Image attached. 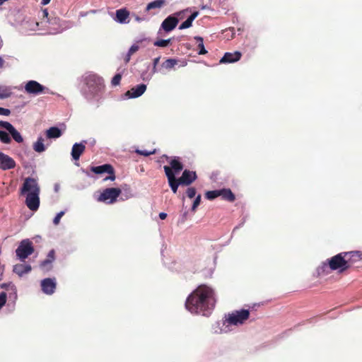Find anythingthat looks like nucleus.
Segmentation results:
<instances>
[{
  "instance_id": "obj_1",
  "label": "nucleus",
  "mask_w": 362,
  "mask_h": 362,
  "mask_svg": "<svg viewBox=\"0 0 362 362\" xmlns=\"http://www.w3.org/2000/svg\"><path fill=\"white\" fill-rule=\"evenodd\" d=\"M216 303L214 289L205 284H201L187 297L185 307L193 314L209 316Z\"/></svg>"
},
{
  "instance_id": "obj_2",
  "label": "nucleus",
  "mask_w": 362,
  "mask_h": 362,
  "mask_svg": "<svg viewBox=\"0 0 362 362\" xmlns=\"http://www.w3.org/2000/svg\"><path fill=\"white\" fill-rule=\"evenodd\" d=\"M20 192L25 197V202L30 210L35 211L39 209L40 187L36 179L26 177Z\"/></svg>"
},
{
  "instance_id": "obj_3",
  "label": "nucleus",
  "mask_w": 362,
  "mask_h": 362,
  "mask_svg": "<svg viewBox=\"0 0 362 362\" xmlns=\"http://www.w3.org/2000/svg\"><path fill=\"white\" fill-rule=\"evenodd\" d=\"M250 317V311L248 310H235L228 315L226 322L229 325H243Z\"/></svg>"
},
{
  "instance_id": "obj_4",
  "label": "nucleus",
  "mask_w": 362,
  "mask_h": 362,
  "mask_svg": "<svg viewBox=\"0 0 362 362\" xmlns=\"http://www.w3.org/2000/svg\"><path fill=\"white\" fill-rule=\"evenodd\" d=\"M329 267L332 270L341 269L346 270L349 268L348 260L345 257L344 252H341L328 260Z\"/></svg>"
},
{
  "instance_id": "obj_5",
  "label": "nucleus",
  "mask_w": 362,
  "mask_h": 362,
  "mask_svg": "<svg viewBox=\"0 0 362 362\" xmlns=\"http://www.w3.org/2000/svg\"><path fill=\"white\" fill-rule=\"evenodd\" d=\"M34 252L33 243L29 239L23 240L16 250V256L21 260L25 259Z\"/></svg>"
},
{
  "instance_id": "obj_6",
  "label": "nucleus",
  "mask_w": 362,
  "mask_h": 362,
  "mask_svg": "<svg viewBox=\"0 0 362 362\" xmlns=\"http://www.w3.org/2000/svg\"><path fill=\"white\" fill-rule=\"evenodd\" d=\"M120 194L121 190L119 188H107L101 193L97 200L107 204H112L117 200Z\"/></svg>"
},
{
  "instance_id": "obj_7",
  "label": "nucleus",
  "mask_w": 362,
  "mask_h": 362,
  "mask_svg": "<svg viewBox=\"0 0 362 362\" xmlns=\"http://www.w3.org/2000/svg\"><path fill=\"white\" fill-rule=\"evenodd\" d=\"M181 12L175 13L174 16H168L161 23L160 29L167 33L172 31L177 26L179 21L175 16H180Z\"/></svg>"
},
{
  "instance_id": "obj_8",
  "label": "nucleus",
  "mask_w": 362,
  "mask_h": 362,
  "mask_svg": "<svg viewBox=\"0 0 362 362\" xmlns=\"http://www.w3.org/2000/svg\"><path fill=\"white\" fill-rule=\"evenodd\" d=\"M0 127L6 129L18 143H22L23 139L21 134L14 128V127L8 122L0 121Z\"/></svg>"
},
{
  "instance_id": "obj_9",
  "label": "nucleus",
  "mask_w": 362,
  "mask_h": 362,
  "mask_svg": "<svg viewBox=\"0 0 362 362\" xmlns=\"http://www.w3.org/2000/svg\"><path fill=\"white\" fill-rule=\"evenodd\" d=\"M45 89V86L33 80L28 81L25 86V90L29 94L38 95L43 93Z\"/></svg>"
},
{
  "instance_id": "obj_10",
  "label": "nucleus",
  "mask_w": 362,
  "mask_h": 362,
  "mask_svg": "<svg viewBox=\"0 0 362 362\" xmlns=\"http://www.w3.org/2000/svg\"><path fill=\"white\" fill-rule=\"evenodd\" d=\"M56 286V279L54 278H47L41 281L42 291L47 295L54 293Z\"/></svg>"
},
{
  "instance_id": "obj_11",
  "label": "nucleus",
  "mask_w": 362,
  "mask_h": 362,
  "mask_svg": "<svg viewBox=\"0 0 362 362\" xmlns=\"http://www.w3.org/2000/svg\"><path fill=\"white\" fill-rule=\"evenodd\" d=\"M163 168H164L165 175L168 177L169 185H170L171 189L173 190V192L174 193H176L178 186L180 184L179 182V179L177 180L175 179V174L173 173V172L172 171V170L170 168L169 166L165 165L163 167Z\"/></svg>"
},
{
  "instance_id": "obj_12",
  "label": "nucleus",
  "mask_w": 362,
  "mask_h": 362,
  "mask_svg": "<svg viewBox=\"0 0 362 362\" xmlns=\"http://www.w3.org/2000/svg\"><path fill=\"white\" fill-rule=\"evenodd\" d=\"M16 167L15 160L8 155L0 152V168L6 170Z\"/></svg>"
},
{
  "instance_id": "obj_13",
  "label": "nucleus",
  "mask_w": 362,
  "mask_h": 362,
  "mask_svg": "<svg viewBox=\"0 0 362 362\" xmlns=\"http://www.w3.org/2000/svg\"><path fill=\"white\" fill-rule=\"evenodd\" d=\"M146 90L145 84H139L126 92L125 97L127 98H136L144 93Z\"/></svg>"
},
{
  "instance_id": "obj_14",
  "label": "nucleus",
  "mask_w": 362,
  "mask_h": 362,
  "mask_svg": "<svg viewBox=\"0 0 362 362\" xmlns=\"http://www.w3.org/2000/svg\"><path fill=\"white\" fill-rule=\"evenodd\" d=\"M197 178L195 172L185 170L182 176L179 178V182L181 185H188L194 181Z\"/></svg>"
},
{
  "instance_id": "obj_15",
  "label": "nucleus",
  "mask_w": 362,
  "mask_h": 362,
  "mask_svg": "<svg viewBox=\"0 0 362 362\" xmlns=\"http://www.w3.org/2000/svg\"><path fill=\"white\" fill-rule=\"evenodd\" d=\"M86 141L81 142L79 144L76 143L74 144L71 149V156L75 160H78L85 151V144Z\"/></svg>"
},
{
  "instance_id": "obj_16",
  "label": "nucleus",
  "mask_w": 362,
  "mask_h": 362,
  "mask_svg": "<svg viewBox=\"0 0 362 362\" xmlns=\"http://www.w3.org/2000/svg\"><path fill=\"white\" fill-rule=\"evenodd\" d=\"M241 57V54L239 52L234 53L227 52L221 59L220 63H233L238 62Z\"/></svg>"
},
{
  "instance_id": "obj_17",
  "label": "nucleus",
  "mask_w": 362,
  "mask_h": 362,
  "mask_svg": "<svg viewBox=\"0 0 362 362\" xmlns=\"http://www.w3.org/2000/svg\"><path fill=\"white\" fill-rule=\"evenodd\" d=\"M129 16V12L126 8H121L116 11L115 21L119 23H128L127 20Z\"/></svg>"
},
{
  "instance_id": "obj_18",
  "label": "nucleus",
  "mask_w": 362,
  "mask_h": 362,
  "mask_svg": "<svg viewBox=\"0 0 362 362\" xmlns=\"http://www.w3.org/2000/svg\"><path fill=\"white\" fill-rule=\"evenodd\" d=\"M344 255L348 260L349 268H351V264L362 259V253L359 251L344 252Z\"/></svg>"
},
{
  "instance_id": "obj_19",
  "label": "nucleus",
  "mask_w": 362,
  "mask_h": 362,
  "mask_svg": "<svg viewBox=\"0 0 362 362\" xmlns=\"http://www.w3.org/2000/svg\"><path fill=\"white\" fill-rule=\"evenodd\" d=\"M91 171L93 172L95 174H102L107 173L108 174H112L113 173V168L111 165L109 164H105L100 166H95L91 168Z\"/></svg>"
},
{
  "instance_id": "obj_20",
  "label": "nucleus",
  "mask_w": 362,
  "mask_h": 362,
  "mask_svg": "<svg viewBox=\"0 0 362 362\" xmlns=\"http://www.w3.org/2000/svg\"><path fill=\"white\" fill-rule=\"evenodd\" d=\"M46 136L48 139H57L62 136V131L56 127H52L46 131Z\"/></svg>"
},
{
  "instance_id": "obj_21",
  "label": "nucleus",
  "mask_w": 362,
  "mask_h": 362,
  "mask_svg": "<svg viewBox=\"0 0 362 362\" xmlns=\"http://www.w3.org/2000/svg\"><path fill=\"white\" fill-rule=\"evenodd\" d=\"M198 11H195L192 13V15L180 25L179 29L183 30L190 28L192 25L193 21L198 16Z\"/></svg>"
},
{
  "instance_id": "obj_22",
  "label": "nucleus",
  "mask_w": 362,
  "mask_h": 362,
  "mask_svg": "<svg viewBox=\"0 0 362 362\" xmlns=\"http://www.w3.org/2000/svg\"><path fill=\"white\" fill-rule=\"evenodd\" d=\"M165 0L153 1L147 4L146 11H148L152 9H160L165 5Z\"/></svg>"
},
{
  "instance_id": "obj_23",
  "label": "nucleus",
  "mask_w": 362,
  "mask_h": 362,
  "mask_svg": "<svg viewBox=\"0 0 362 362\" xmlns=\"http://www.w3.org/2000/svg\"><path fill=\"white\" fill-rule=\"evenodd\" d=\"M170 165L171 167H170V168L172 170L174 174L180 173L183 168L181 163L175 158L171 160Z\"/></svg>"
},
{
  "instance_id": "obj_24",
  "label": "nucleus",
  "mask_w": 362,
  "mask_h": 362,
  "mask_svg": "<svg viewBox=\"0 0 362 362\" xmlns=\"http://www.w3.org/2000/svg\"><path fill=\"white\" fill-rule=\"evenodd\" d=\"M12 94L11 88L8 86H0V99L9 98Z\"/></svg>"
},
{
  "instance_id": "obj_25",
  "label": "nucleus",
  "mask_w": 362,
  "mask_h": 362,
  "mask_svg": "<svg viewBox=\"0 0 362 362\" xmlns=\"http://www.w3.org/2000/svg\"><path fill=\"white\" fill-rule=\"evenodd\" d=\"M33 149L37 153H42L45 151L44 139L42 137L38 138L37 141L33 144Z\"/></svg>"
},
{
  "instance_id": "obj_26",
  "label": "nucleus",
  "mask_w": 362,
  "mask_h": 362,
  "mask_svg": "<svg viewBox=\"0 0 362 362\" xmlns=\"http://www.w3.org/2000/svg\"><path fill=\"white\" fill-rule=\"evenodd\" d=\"M54 260V251L50 250L47 258L42 262L43 269H48V266Z\"/></svg>"
},
{
  "instance_id": "obj_27",
  "label": "nucleus",
  "mask_w": 362,
  "mask_h": 362,
  "mask_svg": "<svg viewBox=\"0 0 362 362\" xmlns=\"http://www.w3.org/2000/svg\"><path fill=\"white\" fill-rule=\"evenodd\" d=\"M221 196L226 200L233 202L235 199V196L230 189L220 190Z\"/></svg>"
},
{
  "instance_id": "obj_28",
  "label": "nucleus",
  "mask_w": 362,
  "mask_h": 362,
  "mask_svg": "<svg viewBox=\"0 0 362 362\" xmlns=\"http://www.w3.org/2000/svg\"><path fill=\"white\" fill-rule=\"evenodd\" d=\"M194 40L199 43L198 47L199 49V54H205L207 53V51L204 48V45L203 43V38L199 36L194 37Z\"/></svg>"
},
{
  "instance_id": "obj_29",
  "label": "nucleus",
  "mask_w": 362,
  "mask_h": 362,
  "mask_svg": "<svg viewBox=\"0 0 362 362\" xmlns=\"http://www.w3.org/2000/svg\"><path fill=\"white\" fill-rule=\"evenodd\" d=\"M177 60L174 59H166L163 64L162 66L166 69H170L177 64Z\"/></svg>"
},
{
  "instance_id": "obj_30",
  "label": "nucleus",
  "mask_w": 362,
  "mask_h": 362,
  "mask_svg": "<svg viewBox=\"0 0 362 362\" xmlns=\"http://www.w3.org/2000/svg\"><path fill=\"white\" fill-rule=\"evenodd\" d=\"M327 273H320V272H317V273H313V275H312V280H316V281H314V282L311 283L313 285H315L317 284H320L322 281H321V279L327 274Z\"/></svg>"
},
{
  "instance_id": "obj_31",
  "label": "nucleus",
  "mask_w": 362,
  "mask_h": 362,
  "mask_svg": "<svg viewBox=\"0 0 362 362\" xmlns=\"http://www.w3.org/2000/svg\"><path fill=\"white\" fill-rule=\"evenodd\" d=\"M0 141L4 144H9L11 141L8 132L0 130Z\"/></svg>"
},
{
  "instance_id": "obj_32",
  "label": "nucleus",
  "mask_w": 362,
  "mask_h": 362,
  "mask_svg": "<svg viewBox=\"0 0 362 362\" xmlns=\"http://www.w3.org/2000/svg\"><path fill=\"white\" fill-rule=\"evenodd\" d=\"M170 42H171V39L158 40L154 42L153 45L156 47H166L170 45Z\"/></svg>"
},
{
  "instance_id": "obj_33",
  "label": "nucleus",
  "mask_w": 362,
  "mask_h": 362,
  "mask_svg": "<svg viewBox=\"0 0 362 362\" xmlns=\"http://www.w3.org/2000/svg\"><path fill=\"white\" fill-rule=\"evenodd\" d=\"M219 196H221L220 190L209 191L206 193V197L210 200L214 199Z\"/></svg>"
},
{
  "instance_id": "obj_34",
  "label": "nucleus",
  "mask_w": 362,
  "mask_h": 362,
  "mask_svg": "<svg viewBox=\"0 0 362 362\" xmlns=\"http://www.w3.org/2000/svg\"><path fill=\"white\" fill-rule=\"evenodd\" d=\"M65 212L62 211L60 212H59L56 216L54 217V218L53 219V223L55 225V226H57L59 222H60V220L62 218V217L64 215Z\"/></svg>"
},
{
  "instance_id": "obj_35",
  "label": "nucleus",
  "mask_w": 362,
  "mask_h": 362,
  "mask_svg": "<svg viewBox=\"0 0 362 362\" xmlns=\"http://www.w3.org/2000/svg\"><path fill=\"white\" fill-rule=\"evenodd\" d=\"M121 78H122V76L120 74H116L112 79V86H117L120 83V81H121Z\"/></svg>"
},
{
  "instance_id": "obj_36",
  "label": "nucleus",
  "mask_w": 362,
  "mask_h": 362,
  "mask_svg": "<svg viewBox=\"0 0 362 362\" xmlns=\"http://www.w3.org/2000/svg\"><path fill=\"white\" fill-rule=\"evenodd\" d=\"M6 302V293L1 292L0 293V309L5 305Z\"/></svg>"
},
{
  "instance_id": "obj_37",
  "label": "nucleus",
  "mask_w": 362,
  "mask_h": 362,
  "mask_svg": "<svg viewBox=\"0 0 362 362\" xmlns=\"http://www.w3.org/2000/svg\"><path fill=\"white\" fill-rule=\"evenodd\" d=\"M200 202H201V195H198L194 201V203H193V205L192 206V210L193 211H194L196 210V209L197 208V206L199 205L200 204Z\"/></svg>"
},
{
  "instance_id": "obj_38",
  "label": "nucleus",
  "mask_w": 362,
  "mask_h": 362,
  "mask_svg": "<svg viewBox=\"0 0 362 362\" xmlns=\"http://www.w3.org/2000/svg\"><path fill=\"white\" fill-rule=\"evenodd\" d=\"M136 152L139 155L148 156L149 155L153 154L155 153V150L153 151H148L146 150H136Z\"/></svg>"
},
{
  "instance_id": "obj_39",
  "label": "nucleus",
  "mask_w": 362,
  "mask_h": 362,
  "mask_svg": "<svg viewBox=\"0 0 362 362\" xmlns=\"http://www.w3.org/2000/svg\"><path fill=\"white\" fill-rule=\"evenodd\" d=\"M188 197L193 198L196 194V189L194 187H189L187 190Z\"/></svg>"
},
{
  "instance_id": "obj_40",
  "label": "nucleus",
  "mask_w": 362,
  "mask_h": 362,
  "mask_svg": "<svg viewBox=\"0 0 362 362\" xmlns=\"http://www.w3.org/2000/svg\"><path fill=\"white\" fill-rule=\"evenodd\" d=\"M21 266H16L14 268H13V272H22L19 268L21 267ZM31 270V267L30 266H26L24 269V270L23 272H30Z\"/></svg>"
},
{
  "instance_id": "obj_41",
  "label": "nucleus",
  "mask_w": 362,
  "mask_h": 362,
  "mask_svg": "<svg viewBox=\"0 0 362 362\" xmlns=\"http://www.w3.org/2000/svg\"><path fill=\"white\" fill-rule=\"evenodd\" d=\"M139 47L137 45H133L129 49V54H133L139 50Z\"/></svg>"
},
{
  "instance_id": "obj_42",
  "label": "nucleus",
  "mask_w": 362,
  "mask_h": 362,
  "mask_svg": "<svg viewBox=\"0 0 362 362\" xmlns=\"http://www.w3.org/2000/svg\"><path fill=\"white\" fill-rule=\"evenodd\" d=\"M11 113L10 110L8 109L0 107V115L8 116Z\"/></svg>"
},
{
  "instance_id": "obj_43",
  "label": "nucleus",
  "mask_w": 362,
  "mask_h": 362,
  "mask_svg": "<svg viewBox=\"0 0 362 362\" xmlns=\"http://www.w3.org/2000/svg\"><path fill=\"white\" fill-rule=\"evenodd\" d=\"M159 60H160V57H156L153 59V73H156L157 71V69H156V66L159 62Z\"/></svg>"
},
{
  "instance_id": "obj_44",
  "label": "nucleus",
  "mask_w": 362,
  "mask_h": 362,
  "mask_svg": "<svg viewBox=\"0 0 362 362\" xmlns=\"http://www.w3.org/2000/svg\"><path fill=\"white\" fill-rule=\"evenodd\" d=\"M111 180V181H113V180H115V176L114 175V173L112 174H110V176H107V177H106L104 179L105 181H107V180Z\"/></svg>"
},
{
  "instance_id": "obj_45",
  "label": "nucleus",
  "mask_w": 362,
  "mask_h": 362,
  "mask_svg": "<svg viewBox=\"0 0 362 362\" xmlns=\"http://www.w3.org/2000/svg\"><path fill=\"white\" fill-rule=\"evenodd\" d=\"M50 23L52 25H59V19L57 18H54L50 21Z\"/></svg>"
},
{
  "instance_id": "obj_46",
  "label": "nucleus",
  "mask_w": 362,
  "mask_h": 362,
  "mask_svg": "<svg viewBox=\"0 0 362 362\" xmlns=\"http://www.w3.org/2000/svg\"><path fill=\"white\" fill-rule=\"evenodd\" d=\"M133 17L136 22H141L144 20V18L138 16L137 15H133Z\"/></svg>"
},
{
  "instance_id": "obj_47",
  "label": "nucleus",
  "mask_w": 362,
  "mask_h": 362,
  "mask_svg": "<svg viewBox=\"0 0 362 362\" xmlns=\"http://www.w3.org/2000/svg\"><path fill=\"white\" fill-rule=\"evenodd\" d=\"M60 31H61V29L59 28H54L53 30H50L49 33L55 34V33H59Z\"/></svg>"
},
{
  "instance_id": "obj_48",
  "label": "nucleus",
  "mask_w": 362,
  "mask_h": 362,
  "mask_svg": "<svg viewBox=\"0 0 362 362\" xmlns=\"http://www.w3.org/2000/svg\"><path fill=\"white\" fill-rule=\"evenodd\" d=\"M167 217V214L164 213V212H160L159 214V218L162 220H164L165 219V218Z\"/></svg>"
},
{
  "instance_id": "obj_49",
  "label": "nucleus",
  "mask_w": 362,
  "mask_h": 362,
  "mask_svg": "<svg viewBox=\"0 0 362 362\" xmlns=\"http://www.w3.org/2000/svg\"><path fill=\"white\" fill-rule=\"evenodd\" d=\"M131 56H132V54H129V53L128 52L127 56H126V58H125V62H128L130 60Z\"/></svg>"
},
{
  "instance_id": "obj_50",
  "label": "nucleus",
  "mask_w": 362,
  "mask_h": 362,
  "mask_svg": "<svg viewBox=\"0 0 362 362\" xmlns=\"http://www.w3.org/2000/svg\"><path fill=\"white\" fill-rule=\"evenodd\" d=\"M51 0H42V4L47 5L50 2Z\"/></svg>"
},
{
  "instance_id": "obj_51",
  "label": "nucleus",
  "mask_w": 362,
  "mask_h": 362,
  "mask_svg": "<svg viewBox=\"0 0 362 362\" xmlns=\"http://www.w3.org/2000/svg\"><path fill=\"white\" fill-rule=\"evenodd\" d=\"M59 187H60V186H59V184H55L54 185V190H55V192H58L59 189Z\"/></svg>"
},
{
  "instance_id": "obj_52",
  "label": "nucleus",
  "mask_w": 362,
  "mask_h": 362,
  "mask_svg": "<svg viewBox=\"0 0 362 362\" xmlns=\"http://www.w3.org/2000/svg\"><path fill=\"white\" fill-rule=\"evenodd\" d=\"M4 61L1 57H0V68H1L4 65Z\"/></svg>"
},
{
  "instance_id": "obj_53",
  "label": "nucleus",
  "mask_w": 362,
  "mask_h": 362,
  "mask_svg": "<svg viewBox=\"0 0 362 362\" xmlns=\"http://www.w3.org/2000/svg\"><path fill=\"white\" fill-rule=\"evenodd\" d=\"M7 0H0V6L2 5Z\"/></svg>"
},
{
  "instance_id": "obj_54",
  "label": "nucleus",
  "mask_w": 362,
  "mask_h": 362,
  "mask_svg": "<svg viewBox=\"0 0 362 362\" xmlns=\"http://www.w3.org/2000/svg\"><path fill=\"white\" fill-rule=\"evenodd\" d=\"M44 14H45V16H47L48 13L47 12V11H44Z\"/></svg>"
},
{
  "instance_id": "obj_55",
  "label": "nucleus",
  "mask_w": 362,
  "mask_h": 362,
  "mask_svg": "<svg viewBox=\"0 0 362 362\" xmlns=\"http://www.w3.org/2000/svg\"><path fill=\"white\" fill-rule=\"evenodd\" d=\"M323 269L326 268L327 267V264L326 263H323Z\"/></svg>"
},
{
  "instance_id": "obj_56",
  "label": "nucleus",
  "mask_w": 362,
  "mask_h": 362,
  "mask_svg": "<svg viewBox=\"0 0 362 362\" xmlns=\"http://www.w3.org/2000/svg\"><path fill=\"white\" fill-rule=\"evenodd\" d=\"M23 273H18L19 276H21Z\"/></svg>"
}]
</instances>
